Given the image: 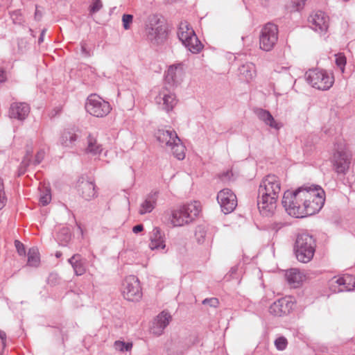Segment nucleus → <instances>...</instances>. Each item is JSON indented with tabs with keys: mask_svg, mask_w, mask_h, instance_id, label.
Masks as SVG:
<instances>
[{
	"mask_svg": "<svg viewBox=\"0 0 355 355\" xmlns=\"http://www.w3.org/2000/svg\"><path fill=\"white\" fill-rule=\"evenodd\" d=\"M280 190L281 184L277 176L268 175L262 179L257 198V206L261 214L264 216L273 214Z\"/></svg>",
	"mask_w": 355,
	"mask_h": 355,
	"instance_id": "2",
	"label": "nucleus"
},
{
	"mask_svg": "<svg viewBox=\"0 0 355 355\" xmlns=\"http://www.w3.org/2000/svg\"><path fill=\"white\" fill-rule=\"evenodd\" d=\"M32 153H33L32 149H28V150H26V155H25V157H26V159H31V155H32Z\"/></svg>",
	"mask_w": 355,
	"mask_h": 355,
	"instance_id": "52",
	"label": "nucleus"
},
{
	"mask_svg": "<svg viewBox=\"0 0 355 355\" xmlns=\"http://www.w3.org/2000/svg\"><path fill=\"white\" fill-rule=\"evenodd\" d=\"M41 17H42V14L37 10H36L35 12V18L37 20H40Z\"/></svg>",
	"mask_w": 355,
	"mask_h": 355,
	"instance_id": "53",
	"label": "nucleus"
},
{
	"mask_svg": "<svg viewBox=\"0 0 355 355\" xmlns=\"http://www.w3.org/2000/svg\"><path fill=\"white\" fill-rule=\"evenodd\" d=\"M10 17L14 24H20L22 22L21 13L19 10H15L10 13Z\"/></svg>",
	"mask_w": 355,
	"mask_h": 355,
	"instance_id": "40",
	"label": "nucleus"
},
{
	"mask_svg": "<svg viewBox=\"0 0 355 355\" xmlns=\"http://www.w3.org/2000/svg\"><path fill=\"white\" fill-rule=\"evenodd\" d=\"M306 81L315 87L320 90L329 89L334 83V77L325 71L318 69H310L305 73Z\"/></svg>",
	"mask_w": 355,
	"mask_h": 355,
	"instance_id": "6",
	"label": "nucleus"
},
{
	"mask_svg": "<svg viewBox=\"0 0 355 355\" xmlns=\"http://www.w3.org/2000/svg\"><path fill=\"white\" fill-rule=\"evenodd\" d=\"M183 45L192 53H198L203 48L202 43L198 40L196 35L191 37V38L187 41Z\"/></svg>",
	"mask_w": 355,
	"mask_h": 355,
	"instance_id": "29",
	"label": "nucleus"
},
{
	"mask_svg": "<svg viewBox=\"0 0 355 355\" xmlns=\"http://www.w3.org/2000/svg\"><path fill=\"white\" fill-rule=\"evenodd\" d=\"M229 175H230V172H229V171H227V172H226V173H223V174L222 175L221 178H222L223 180H224L226 177H228V176H229Z\"/></svg>",
	"mask_w": 355,
	"mask_h": 355,
	"instance_id": "55",
	"label": "nucleus"
},
{
	"mask_svg": "<svg viewBox=\"0 0 355 355\" xmlns=\"http://www.w3.org/2000/svg\"><path fill=\"white\" fill-rule=\"evenodd\" d=\"M71 231L68 227H62L57 234V239L62 245H66L71 240Z\"/></svg>",
	"mask_w": 355,
	"mask_h": 355,
	"instance_id": "31",
	"label": "nucleus"
},
{
	"mask_svg": "<svg viewBox=\"0 0 355 355\" xmlns=\"http://www.w3.org/2000/svg\"><path fill=\"white\" fill-rule=\"evenodd\" d=\"M30 164H31V159H26V157H24L22 162H21V164L19 165V169H18V176H21L26 173V168L30 165Z\"/></svg>",
	"mask_w": 355,
	"mask_h": 355,
	"instance_id": "38",
	"label": "nucleus"
},
{
	"mask_svg": "<svg viewBox=\"0 0 355 355\" xmlns=\"http://www.w3.org/2000/svg\"><path fill=\"white\" fill-rule=\"evenodd\" d=\"M168 148L171 149L174 156L179 160L184 158V146L178 137H175V140L172 142L171 146H169Z\"/></svg>",
	"mask_w": 355,
	"mask_h": 355,
	"instance_id": "27",
	"label": "nucleus"
},
{
	"mask_svg": "<svg viewBox=\"0 0 355 355\" xmlns=\"http://www.w3.org/2000/svg\"><path fill=\"white\" fill-rule=\"evenodd\" d=\"M155 136L161 145H164L166 147L171 146L172 142L175 140V137H178L174 130L164 129H159Z\"/></svg>",
	"mask_w": 355,
	"mask_h": 355,
	"instance_id": "22",
	"label": "nucleus"
},
{
	"mask_svg": "<svg viewBox=\"0 0 355 355\" xmlns=\"http://www.w3.org/2000/svg\"><path fill=\"white\" fill-rule=\"evenodd\" d=\"M255 114L258 118L266 125L276 130L279 129L280 126L279 123L275 121L272 114L268 110L259 108L255 110Z\"/></svg>",
	"mask_w": 355,
	"mask_h": 355,
	"instance_id": "24",
	"label": "nucleus"
},
{
	"mask_svg": "<svg viewBox=\"0 0 355 355\" xmlns=\"http://www.w3.org/2000/svg\"><path fill=\"white\" fill-rule=\"evenodd\" d=\"M85 107L89 114L96 117H104L112 110L110 103L96 94L87 97Z\"/></svg>",
	"mask_w": 355,
	"mask_h": 355,
	"instance_id": "7",
	"label": "nucleus"
},
{
	"mask_svg": "<svg viewBox=\"0 0 355 355\" xmlns=\"http://www.w3.org/2000/svg\"><path fill=\"white\" fill-rule=\"evenodd\" d=\"M350 155L343 150H337L334 155V166L338 173H345L350 164Z\"/></svg>",
	"mask_w": 355,
	"mask_h": 355,
	"instance_id": "15",
	"label": "nucleus"
},
{
	"mask_svg": "<svg viewBox=\"0 0 355 355\" xmlns=\"http://www.w3.org/2000/svg\"><path fill=\"white\" fill-rule=\"evenodd\" d=\"M199 203L188 204L172 213L171 223L174 226H182L191 222L200 213Z\"/></svg>",
	"mask_w": 355,
	"mask_h": 355,
	"instance_id": "5",
	"label": "nucleus"
},
{
	"mask_svg": "<svg viewBox=\"0 0 355 355\" xmlns=\"http://www.w3.org/2000/svg\"><path fill=\"white\" fill-rule=\"evenodd\" d=\"M61 256H62V252H56V253H55V257H56L57 258H59V257H60Z\"/></svg>",
	"mask_w": 355,
	"mask_h": 355,
	"instance_id": "56",
	"label": "nucleus"
},
{
	"mask_svg": "<svg viewBox=\"0 0 355 355\" xmlns=\"http://www.w3.org/2000/svg\"><path fill=\"white\" fill-rule=\"evenodd\" d=\"M51 200V195L49 189L46 190L45 193L42 195L40 198V202L43 205H47Z\"/></svg>",
	"mask_w": 355,
	"mask_h": 355,
	"instance_id": "41",
	"label": "nucleus"
},
{
	"mask_svg": "<svg viewBox=\"0 0 355 355\" xmlns=\"http://www.w3.org/2000/svg\"><path fill=\"white\" fill-rule=\"evenodd\" d=\"M46 32V28H44L42 31H41V33H40V37L38 39V44H40L42 42H43L44 41V35Z\"/></svg>",
	"mask_w": 355,
	"mask_h": 355,
	"instance_id": "50",
	"label": "nucleus"
},
{
	"mask_svg": "<svg viewBox=\"0 0 355 355\" xmlns=\"http://www.w3.org/2000/svg\"><path fill=\"white\" fill-rule=\"evenodd\" d=\"M207 231L203 226H198L195 232V236L198 243L202 244L206 238Z\"/></svg>",
	"mask_w": 355,
	"mask_h": 355,
	"instance_id": "33",
	"label": "nucleus"
},
{
	"mask_svg": "<svg viewBox=\"0 0 355 355\" xmlns=\"http://www.w3.org/2000/svg\"><path fill=\"white\" fill-rule=\"evenodd\" d=\"M236 270H237V268L233 267L230 269V272L231 273V275H232V274L236 273Z\"/></svg>",
	"mask_w": 355,
	"mask_h": 355,
	"instance_id": "54",
	"label": "nucleus"
},
{
	"mask_svg": "<svg viewBox=\"0 0 355 355\" xmlns=\"http://www.w3.org/2000/svg\"><path fill=\"white\" fill-rule=\"evenodd\" d=\"M195 35L194 31L187 21L180 22L178 30V36L183 44Z\"/></svg>",
	"mask_w": 355,
	"mask_h": 355,
	"instance_id": "23",
	"label": "nucleus"
},
{
	"mask_svg": "<svg viewBox=\"0 0 355 355\" xmlns=\"http://www.w3.org/2000/svg\"><path fill=\"white\" fill-rule=\"evenodd\" d=\"M325 202L324 191L318 185H304L294 191L284 192L282 205L287 213L304 218L318 213Z\"/></svg>",
	"mask_w": 355,
	"mask_h": 355,
	"instance_id": "1",
	"label": "nucleus"
},
{
	"mask_svg": "<svg viewBox=\"0 0 355 355\" xmlns=\"http://www.w3.org/2000/svg\"><path fill=\"white\" fill-rule=\"evenodd\" d=\"M103 7V3L101 0H94L92 5L89 6V12L91 15L98 12Z\"/></svg>",
	"mask_w": 355,
	"mask_h": 355,
	"instance_id": "39",
	"label": "nucleus"
},
{
	"mask_svg": "<svg viewBox=\"0 0 355 355\" xmlns=\"http://www.w3.org/2000/svg\"><path fill=\"white\" fill-rule=\"evenodd\" d=\"M144 230V226L141 224L137 225L133 227L132 232L135 234H138Z\"/></svg>",
	"mask_w": 355,
	"mask_h": 355,
	"instance_id": "48",
	"label": "nucleus"
},
{
	"mask_svg": "<svg viewBox=\"0 0 355 355\" xmlns=\"http://www.w3.org/2000/svg\"><path fill=\"white\" fill-rule=\"evenodd\" d=\"M51 278H56V275L51 274L49 276V280H51Z\"/></svg>",
	"mask_w": 355,
	"mask_h": 355,
	"instance_id": "57",
	"label": "nucleus"
},
{
	"mask_svg": "<svg viewBox=\"0 0 355 355\" xmlns=\"http://www.w3.org/2000/svg\"><path fill=\"white\" fill-rule=\"evenodd\" d=\"M76 187L79 194L86 200H90L96 196L94 181L87 178L80 177Z\"/></svg>",
	"mask_w": 355,
	"mask_h": 355,
	"instance_id": "14",
	"label": "nucleus"
},
{
	"mask_svg": "<svg viewBox=\"0 0 355 355\" xmlns=\"http://www.w3.org/2000/svg\"><path fill=\"white\" fill-rule=\"evenodd\" d=\"M285 277L288 283L293 287H298L302 281V275L299 270L291 268L286 271Z\"/></svg>",
	"mask_w": 355,
	"mask_h": 355,
	"instance_id": "26",
	"label": "nucleus"
},
{
	"mask_svg": "<svg viewBox=\"0 0 355 355\" xmlns=\"http://www.w3.org/2000/svg\"><path fill=\"white\" fill-rule=\"evenodd\" d=\"M217 200L222 211L225 214L232 212L237 206L236 196L229 189L220 191L217 195Z\"/></svg>",
	"mask_w": 355,
	"mask_h": 355,
	"instance_id": "11",
	"label": "nucleus"
},
{
	"mask_svg": "<svg viewBox=\"0 0 355 355\" xmlns=\"http://www.w3.org/2000/svg\"><path fill=\"white\" fill-rule=\"evenodd\" d=\"M15 245L19 255H25L26 250L24 245L22 243H21L19 241L16 240L15 241Z\"/></svg>",
	"mask_w": 355,
	"mask_h": 355,
	"instance_id": "45",
	"label": "nucleus"
},
{
	"mask_svg": "<svg viewBox=\"0 0 355 355\" xmlns=\"http://www.w3.org/2000/svg\"><path fill=\"white\" fill-rule=\"evenodd\" d=\"M81 53L85 57H90L92 55V53L91 52L90 49H87V44L85 42L81 43Z\"/></svg>",
	"mask_w": 355,
	"mask_h": 355,
	"instance_id": "46",
	"label": "nucleus"
},
{
	"mask_svg": "<svg viewBox=\"0 0 355 355\" xmlns=\"http://www.w3.org/2000/svg\"><path fill=\"white\" fill-rule=\"evenodd\" d=\"M315 240L308 233L299 234L296 238L294 251L297 260L302 263L309 262L315 250Z\"/></svg>",
	"mask_w": 355,
	"mask_h": 355,
	"instance_id": "4",
	"label": "nucleus"
},
{
	"mask_svg": "<svg viewBox=\"0 0 355 355\" xmlns=\"http://www.w3.org/2000/svg\"><path fill=\"white\" fill-rule=\"evenodd\" d=\"M331 289L334 292L350 291L355 288V277L345 275L341 277H334L330 282Z\"/></svg>",
	"mask_w": 355,
	"mask_h": 355,
	"instance_id": "13",
	"label": "nucleus"
},
{
	"mask_svg": "<svg viewBox=\"0 0 355 355\" xmlns=\"http://www.w3.org/2000/svg\"><path fill=\"white\" fill-rule=\"evenodd\" d=\"M0 338L2 340L3 346H6V334L5 331L0 330Z\"/></svg>",
	"mask_w": 355,
	"mask_h": 355,
	"instance_id": "49",
	"label": "nucleus"
},
{
	"mask_svg": "<svg viewBox=\"0 0 355 355\" xmlns=\"http://www.w3.org/2000/svg\"><path fill=\"white\" fill-rule=\"evenodd\" d=\"M158 198L157 191H151L145 198L141 204L139 213L141 215L150 213L155 207Z\"/></svg>",
	"mask_w": 355,
	"mask_h": 355,
	"instance_id": "20",
	"label": "nucleus"
},
{
	"mask_svg": "<svg viewBox=\"0 0 355 355\" xmlns=\"http://www.w3.org/2000/svg\"><path fill=\"white\" fill-rule=\"evenodd\" d=\"M68 262L77 276H80L86 272V259H83L80 254H73L68 259Z\"/></svg>",
	"mask_w": 355,
	"mask_h": 355,
	"instance_id": "21",
	"label": "nucleus"
},
{
	"mask_svg": "<svg viewBox=\"0 0 355 355\" xmlns=\"http://www.w3.org/2000/svg\"><path fill=\"white\" fill-rule=\"evenodd\" d=\"M44 157V151L43 150H40L36 154L33 164L35 165H37V164H40L41 162L43 160Z\"/></svg>",
	"mask_w": 355,
	"mask_h": 355,
	"instance_id": "47",
	"label": "nucleus"
},
{
	"mask_svg": "<svg viewBox=\"0 0 355 355\" xmlns=\"http://www.w3.org/2000/svg\"><path fill=\"white\" fill-rule=\"evenodd\" d=\"M306 0H291L293 10H300L303 8Z\"/></svg>",
	"mask_w": 355,
	"mask_h": 355,
	"instance_id": "43",
	"label": "nucleus"
},
{
	"mask_svg": "<svg viewBox=\"0 0 355 355\" xmlns=\"http://www.w3.org/2000/svg\"><path fill=\"white\" fill-rule=\"evenodd\" d=\"M132 347V345L130 343H125L120 340H116L114 343L115 349L120 352H128L131 349Z\"/></svg>",
	"mask_w": 355,
	"mask_h": 355,
	"instance_id": "35",
	"label": "nucleus"
},
{
	"mask_svg": "<svg viewBox=\"0 0 355 355\" xmlns=\"http://www.w3.org/2000/svg\"><path fill=\"white\" fill-rule=\"evenodd\" d=\"M202 304L204 305H209L211 307H216L218 306L219 302L217 298L211 297V298H207L205 299L202 301Z\"/></svg>",
	"mask_w": 355,
	"mask_h": 355,
	"instance_id": "44",
	"label": "nucleus"
},
{
	"mask_svg": "<svg viewBox=\"0 0 355 355\" xmlns=\"http://www.w3.org/2000/svg\"><path fill=\"white\" fill-rule=\"evenodd\" d=\"M336 64L343 71L346 64V58L343 55H336Z\"/></svg>",
	"mask_w": 355,
	"mask_h": 355,
	"instance_id": "42",
	"label": "nucleus"
},
{
	"mask_svg": "<svg viewBox=\"0 0 355 355\" xmlns=\"http://www.w3.org/2000/svg\"><path fill=\"white\" fill-rule=\"evenodd\" d=\"M6 201L3 180L0 178V210L6 205Z\"/></svg>",
	"mask_w": 355,
	"mask_h": 355,
	"instance_id": "37",
	"label": "nucleus"
},
{
	"mask_svg": "<svg viewBox=\"0 0 355 355\" xmlns=\"http://www.w3.org/2000/svg\"><path fill=\"white\" fill-rule=\"evenodd\" d=\"M87 153H90L93 155L100 154L103 150L102 146L97 143L96 137L89 135L87 137Z\"/></svg>",
	"mask_w": 355,
	"mask_h": 355,
	"instance_id": "30",
	"label": "nucleus"
},
{
	"mask_svg": "<svg viewBox=\"0 0 355 355\" xmlns=\"http://www.w3.org/2000/svg\"><path fill=\"white\" fill-rule=\"evenodd\" d=\"M171 315L165 311L161 312L154 320L151 327V331L153 334L159 336L163 333L164 329L168 326Z\"/></svg>",
	"mask_w": 355,
	"mask_h": 355,
	"instance_id": "16",
	"label": "nucleus"
},
{
	"mask_svg": "<svg viewBox=\"0 0 355 355\" xmlns=\"http://www.w3.org/2000/svg\"><path fill=\"white\" fill-rule=\"evenodd\" d=\"M149 246L151 250L165 248V234L159 227H155L153 228L150 235Z\"/></svg>",
	"mask_w": 355,
	"mask_h": 355,
	"instance_id": "19",
	"label": "nucleus"
},
{
	"mask_svg": "<svg viewBox=\"0 0 355 355\" xmlns=\"http://www.w3.org/2000/svg\"><path fill=\"white\" fill-rule=\"evenodd\" d=\"M123 295L128 301H139L142 297V292L139 279L135 275L127 277L123 283Z\"/></svg>",
	"mask_w": 355,
	"mask_h": 355,
	"instance_id": "9",
	"label": "nucleus"
},
{
	"mask_svg": "<svg viewBox=\"0 0 355 355\" xmlns=\"http://www.w3.org/2000/svg\"><path fill=\"white\" fill-rule=\"evenodd\" d=\"M133 21V15L130 14H123L122 16L123 27L125 30L130 28V24Z\"/></svg>",
	"mask_w": 355,
	"mask_h": 355,
	"instance_id": "36",
	"label": "nucleus"
},
{
	"mask_svg": "<svg viewBox=\"0 0 355 355\" xmlns=\"http://www.w3.org/2000/svg\"><path fill=\"white\" fill-rule=\"evenodd\" d=\"M30 112V107L25 103H13L11 104L9 116L10 118L22 121L26 119Z\"/></svg>",
	"mask_w": 355,
	"mask_h": 355,
	"instance_id": "18",
	"label": "nucleus"
},
{
	"mask_svg": "<svg viewBox=\"0 0 355 355\" xmlns=\"http://www.w3.org/2000/svg\"><path fill=\"white\" fill-rule=\"evenodd\" d=\"M293 304L288 300L282 298L273 302L270 308L269 311L271 314L276 316H282V315L287 314L292 309Z\"/></svg>",
	"mask_w": 355,
	"mask_h": 355,
	"instance_id": "17",
	"label": "nucleus"
},
{
	"mask_svg": "<svg viewBox=\"0 0 355 355\" xmlns=\"http://www.w3.org/2000/svg\"><path fill=\"white\" fill-rule=\"evenodd\" d=\"M6 80V77H5V74H4V71L0 68V82L2 83V82H4Z\"/></svg>",
	"mask_w": 355,
	"mask_h": 355,
	"instance_id": "51",
	"label": "nucleus"
},
{
	"mask_svg": "<svg viewBox=\"0 0 355 355\" xmlns=\"http://www.w3.org/2000/svg\"><path fill=\"white\" fill-rule=\"evenodd\" d=\"M278 40V28L272 23H267L262 28L259 35L260 49L265 51H271Z\"/></svg>",
	"mask_w": 355,
	"mask_h": 355,
	"instance_id": "8",
	"label": "nucleus"
},
{
	"mask_svg": "<svg viewBox=\"0 0 355 355\" xmlns=\"http://www.w3.org/2000/svg\"><path fill=\"white\" fill-rule=\"evenodd\" d=\"M145 31L147 40L153 45H159L163 43L166 37V32L164 26L158 21L146 25Z\"/></svg>",
	"mask_w": 355,
	"mask_h": 355,
	"instance_id": "10",
	"label": "nucleus"
},
{
	"mask_svg": "<svg viewBox=\"0 0 355 355\" xmlns=\"http://www.w3.org/2000/svg\"><path fill=\"white\" fill-rule=\"evenodd\" d=\"M78 135L72 130H64L60 137V144L64 147L71 148L78 139Z\"/></svg>",
	"mask_w": 355,
	"mask_h": 355,
	"instance_id": "28",
	"label": "nucleus"
},
{
	"mask_svg": "<svg viewBox=\"0 0 355 355\" xmlns=\"http://www.w3.org/2000/svg\"><path fill=\"white\" fill-rule=\"evenodd\" d=\"M28 265L33 267H37L40 263V256L37 248H31L28 252Z\"/></svg>",
	"mask_w": 355,
	"mask_h": 355,
	"instance_id": "32",
	"label": "nucleus"
},
{
	"mask_svg": "<svg viewBox=\"0 0 355 355\" xmlns=\"http://www.w3.org/2000/svg\"><path fill=\"white\" fill-rule=\"evenodd\" d=\"M239 73L241 78L250 81L255 75V66L252 62H246L239 67Z\"/></svg>",
	"mask_w": 355,
	"mask_h": 355,
	"instance_id": "25",
	"label": "nucleus"
},
{
	"mask_svg": "<svg viewBox=\"0 0 355 355\" xmlns=\"http://www.w3.org/2000/svg\"><path fill=\"white\" fill-rule=\"evenodd\" d=\"M309 25L315 32L324 34L329 27V17L322 11H318L309 16Z\"/></svg>",
	"mask_w": 355,
	"mask_h": 355,
	"instance_id": "12",
	"label": "nucleus"
},
{
	"mask_svg": "<svg viewBox=\"0 0 355 355\" xmlns=\"http://www.w3.org/2000/svg\"><path fill=\"white\" fill-rule=\"evenodd\" d=\"M274 344L277 350L283 351L288 345V340L284 336H279L275 339Z\"/></svg>",
	"mask_w": 355,
	"mask_h": 355,
	"instance_id": "34",
	"label": "nucleus"
},
{
	"mask_svg": "<svg viewBox=\"0 0 355 355\" xmlns=\"http://www.w3.org/2000/svg\"><path fill=\"white\" fill-rule=\"evenodd\" d=\"M180 76L181 71H178L177 67L171 66L165 75V83L169 88L166 86L155 98L156 103L162 105V108L166 112L172 110L177 104L175 95L171 93L169 89L180 83Z\"/></svg>",
	"mask_w": 355,
	"mask_h": 355,
	"instance_id": "3",
	"label": "nucleus"
}]
</instances>
